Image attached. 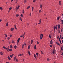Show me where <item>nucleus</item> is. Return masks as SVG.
<instances>
[{"label": "nucleus", "instance_id": "25", "mask_svg": "<svg viewBox=\"0 0 63 63\" xmlns=\"http://www.w3.org/2000/svg\"><path fill=\"white\" fill-rule=\"evenodd\" d=\"M61 50H63V46L61 48Z\"/></svg>", "mask_w": 63, "mask_h": 63}, {"label": "nucleus", "instance_id": "18", "mask_svg": "<svg viewBox=\"0 0 63 63\" xmlns=\"http://www.w3.org/2000/svg\"><path fill=\"white\" fill-rule=\"evenodd\" d=\"M33 40H31V44H32V43H33Z\"/></svg>", "mask_w": 63, "mask_h": 63}, {"label": "nucleus", "instance_id": "2", "mask_svg": "<svg viewBox=\"0 0 63 63\" xmlns=\"http://www.w3.org/2000/svg\"><path fill=\"white\" fill-rule=\"evenodd\" d=\"M43 35L42 34H41L40 35V40H42V38H43Z\"/></svg>", "mask_w": 63, "mask_h": 63}, {"label": "nucleus", "instance_id": "52", "mask_svg": "<svg viewBox=\"0 0 63 63\" xmlns=\"http://www.w3.org/2000/svg\"><path fill=\"white\" fill-rule=\"evenodd\" d=\"M3 48H4L5 49H6V47H5V46H3Z\"/></svg>", "mask_w": 63, "mask_h": 63}, {"label": "nucleus", "instance_id": "35", "mask_svg": "<svg viewBox=\"0 0 63 63\" xmlns=\"http://www.w3.org/2000/svg\"><path fill=\"white\" fill-rule=\"evenodd\" d=\"M47 61H49V60H50L49 59L47 58Z\"/></svg>", "mask_w": 63, "mask_h": 63}, {"label": "nucleus", "instance_id": "55", "mask_svg": "<svg viewBox=\"0 0 63 63\" xmlns=\"http://www.w3.org/2000/svg\"><path fill=\"white\" fill-rule=\"evenodd\" d=\"M24 45H25V46H26V44H25V42L24 43Z\"/></svg>", "mask_w": 63, "mask_h": 63}, {"label": "nucleus", "instance_id": "24", "mask_svg": "<svg viewBox=\"0 0 63 63\" xmlns=\"http://www.w3.org/2000/svg\"><path fill=\"white\" fill-rule=\"evenodd\" d=\"M36 55H37V57H38V56H39V55L38 54V53H36Z\"/></svg>", "mask_w": 63, "mask_h": 63}, {"label": "nucleus", "instance_id": "3", "mask_svg": "<svg viewBox=\"0 0 63 63\" xmlns=\"http://www.w3.org/2000/svg\"><path fill=\"white\" fill-rule=\"evenodd\" d=\"M55 49H53V50L52 51V54H55V48H54Z\"/></svg>", "mask_w": 63, "mask_h": 63}, {"label": "nucleus", "instance_id": "8", "mask_svg": "<svg viewBox=\"0 0 63 63\" xmlns=\"http://www.w3.org/2000/svg\"><path fill=\"white\" fill-rule=\"evenodd\" d=\"M56 44H57V45L58 46H60V44L58 42H56Z\"/></svg>", "mask_w": 63, "mask_h": 63}, {"label": "nucleus", "instance_id": "61", "mask_svg": "<svg viewBox=\"0 0 63 63\" xmlns=\"http://www.w3.org/2000/svg\"><path fill=\"white\" fill-rule=\"evenodd\" d=\"M61 39V37H60L59 38V40H60Z\"/></svg>", "mask_w": 63, "mask_h": 63}, {"label": "nucleus", "instance_id": "19", "mask_svg": "<svg viewBox=\"0 0 63 63\" xmlns=\"http://www.w3.org/2000/svg\"><path fill=\"white\" fill-rule=\"evenodd\" d=\"M34 48L35 49H36V45H34Z\"/></svg>", "mask_w": 63, "mask_h": 63}, {"label": "nucleus", "instance_id": "34", "mask_svg": "<svg viewBox=\"0 0 63 63\" xmlns=\"http://www.w3.org/2000/svg\"><path fill=\"white\" fill-rule=\"evenodd\" d=\"M14 42H15V41H14V40H12V44H13V43H14Z\"/></svg>", "mask_w": 63, "mask_h": 63}, {"label": "nucleus", "instance_id": "63", "mask_svg": "<svg viewBox=\"0 0 63 63\" xmlns=\"http://www.w3.org/2000/svg\"><path fill=\"white\" fill-rule=\"evenodd\" d=\"M46 29L44 31V32H45V31H46Z\"/></svg>", "mask_w": 63, "mask_h": 63}, {"label": "nucleus", "instance_id": "58", "mask_svg": "<svg viewBox=\"0 0 63 63\" xmlns=\"http://www.w3.org/2000/svg\"><path fill=\"white\" fill-rule=\"evenodd\" d=\"M22 16H23V15H22V14H21L20 15V16H21L22 17Z\"/></svg>", "mask_w": 63, "mask_h": 63}, {"label": "nucleus", "instance_id": "48", "mask_svg": "<svg viewBox=\"0 0 63 63\" xmlns=\"http://www.w3.org/2000/svg\"><path fill=\"white\" fill-rule=\"evenodd\" d=\"M36 43H37V45H39V42H38V41H37Z\"/></svg>", "mask_w": 63, "mask_h": 63}, {"label": "nucleus", "instance_id": "7", "mask_svg": "<svg viewBox=\"0 0 63 63\" xmlns=\"http://www.w3.org/2000/svg\"><path fill=\"white\" fill-rule=\"evenodd\" d=\"M14 30V28H11L10 30L11 31H13V30Z\"/></svg>", "mask_w": 63, "mask_h": 63}, {"label": "nucleus", "instance_id": "47", "mask_svg": "<svg viewBox=\"0 0 63 63\" xmlns=\"http://www.w3.org/2000/svg\"><path fill=\"white\" fill-rule=\"evenodd\" d=\"M49 46H50V47H52V45H50Z\"/></svg>", "mask_w": 63, "mask_h": 63}, {"label": "nucleus", "instance_id": "43", "mask_svg": "<svg viewBox=\"0 0 63 63\" xmlns=\"http://www.w3.org/2000/svg\"><path fill=\"white\" fill-rule=\"evenodd\" d=\"M0 53L1 55H3V54L2 52H0Z\"/></svg>", "mask_w": 63, "mask_h": 63}, {"label": "nucleus", "instance_id": "42", "mask_svg": "<svg viewBox=\"0 0 63 63\" xmlns=\"http://www.w3.org/2000/svg\"><path fill=\"white\" fill-rule=\"evenodd\" d=\"M59 18H60V17H59H59H57V19L58 20H59Z\"/></svg>", "mask_w": 63, "mask_h": 63}, {"label": "nucleus", "instance_id": "14", "mask_svg": "<svg viewBox=\"0 0 63 63\" xmlns=\"http://www.w3.org/2000/svg\"><path fill=\"white\" fill-rule=\"evenodd\" d=\"M60 24L58 25V28L59 29H60Z\"/></svg>", "mask_w": 63, "mask_h": 63}, {"label": "nucleus", "instance_id": "44", "mask_svg": "<svg viewBox=\"0 0 63 63\" xmlns=\"http://www.w3.org/2000/svg\"><path fill=\"white\" fill-rule=\"evenodd\" d=\"M18 60H17V59H16V62H18Z\"/></svg>", "mask_w": 63, "mask_h": 63}, {"label": "nucleus", "instance_id": "62", "mask_svg": "<svg viewBox=\"0 0 63 63\" xmlns=\"http://www.w3.org/2000/svg\"><path fill=\"white\" fill-rule=\"evenodd\" d=\"M24 35H25V32L24 31V34H23V36H24Z\"/></svg>", "mask_w": 63, "mask_h": 63}, {"label": "nucleus", "instance_id": "27", "mask_svg": "<svg viewBox=\"0 0 63 63\" xmlns=\"http://www.w3.org/2000/svg\"><path fill=\"white\" fill-rule=\"evenodd\" d=\"M40 8L41 9H42V4H40Z\"/></svg>", "mask_w": 63, "mask_h": 63}, {"label": "nucleus", "instance_id": "32", "mask_svg": "<svg viewBox=\"0 0 63 63\" xmlns=\"http://www.w3.org/2000/svg\"><path fill=\"white\" fill-rule=\"evenodd\" d=\"M19 16V15L18 14H16V17H17Z\"/></svg>", "mask_w": 63, "mask_h": 63}, {"label": "nucleus", "instance_id": "30", "mask_svg": "<svg viewBox=\"0 0 63 63\" xmlns=\"http://www.w3.org/2000/svg\"><path fill=\"white\" fill-rule=\"evenodd\" d=\"M19 19L20 20H21V21H22V19L21 17H20Z\"/></svg>", "mask_w": 63, "mask_h": 63}, {"label": "nucleus", "instance_id": "40", "mask_svg": "<svg viewBox=\"0 0 63 63\" xmlns=\"http://www.w3.org/2000/svg\"><path fill=\"white\" fill-rule=\"evenodd\" d=\"M18 56H21V54H20L18 55Z\"/></svg>", "mask_w": 63, "mask_h": 63}, {"label": "nucleus", "instance_id": "5", "mask_svg": "<svg viewBox=\"0 0 63 63\" xmlns=\"http://www.w3.org/2000/svg\"><path fill=\"white\" fill-rule=\"evenodd\" d=\"M20 38H18V40H17V43L19 42V41H20Z\"/></svg>", "mask_w": 63, "mask_h": 63}, {"label": "nucleus", "instance_id": "11", "mask_svg": "<svg viewBox=\"0 0 63 63\" xmlns=\"http://www.w3.org/2000/svg\"><path fill=\"white\" fill-rule=\"evenodd\" d=\"M10 48H13V46L11 45H10Z\"/></svg>", "mask_w": 63, "mask_h": 63}, {"label": "nucleus", "instance_id": "16", "mask_svg": "<svg viewBox=\"0 0 63 63\" xmlns=\"http://www.w3.org/2000/svg\"><path fill=\"white\" fill-rule=\"evenodd\" d=\"M41 53L42 54H44V53H43V52L42 51H41Z\"/></svg>", "mask_w": 63, "mask_h": 63}, {"label": "nucleus", "instance_id": "1", "mask_svg": "<svg viewBox=\"0 0 63 63\" xmlns=\"http://www.w3.org/2000/svg\"><path fill=\"white\" fill-rule=\"evenodd\" d=\"M58 26V25H56V26H54V32L55 31V29H57V27Z\"/></svg>", "mask_w": 63, "mask_h": 63}, {"label": "nucleus", "instance_id": "29", "mask_svg": "<svg viewBox=\"0 0 63 63\" xmlns=\"http://www.w3.org/2000/svg\"><path fill=\"white\" fill-rule=\"evenodd\" d=\"M25 3H26L27 0H24Z\"/></svg>", "mask_w": 63, "mask_h": 63}, {"label": "nucleus", "instance_id": "64", "mask_svg": "<svg viewBox=\"0 0 63 63\" xmlns=\"http://www.w3.org/2000/svg\"><path fill=\"white\" fill-rule=\"evenodd\" d=\"M0 22H1V21H2V19H0Z\"/></svg>", "mask_w": 63, "mask_h": 63}, {"label": "nucleus", "instance_id": "23", "mask_svg": "<svg viewBox=\"0 0 63 63\" xmlns=\"http://www.w3.org/2000/svg\"><path fill=\"white\" fill-rule=\"evenodd\" d=\"M9 51H13V50L12 49H10L9 50Z\"/></svg>", "mask_w": 63, "mask_h": 63}, {"label": "nucleus", "instance_id": "37", "mask_svg": "<svg viewBox=\"0 0 63 63\" xmlns=\"http://www.w3.org/2000/svg\"><path fill=\"white\" fill-rule=\"evenodd\" d=\"M19 7H20V6L18 5V6L17 7V9H19Z\"/></svg>", "mask_w": 63, "mask_h": 63}, {"label": "nucleus", "instance_id": "50", "mask_svg": "<svg viewBox=\"0 0 63 63\" xmlns=\"http://www.w3.org/2000/svg\"><path fill=\"white\" fill-rule=\"evenodd\" d=\"M59 41H60V43L61 44H62V43H61V40H59Z\"/></svg>", "mask_w": 63, "mask_h": 63}, {"label": "nucleus", "instance_id": "39", "mask_svg": "<svg viewBox=\"0 0 63 63\" xmlns=\"http://www.w3.org/2000/svg\"><path fill=\"white\" fill-rule=\"evenodd\" d=\"M15 29H16V30L17 29V28H16V26L15 27Z\"/></svg>", "mask_w": 63, "mask_h": 63}, {"label": "nucleus", "instance_id": "46", "mask_svg": "<svg viewBox=\"0 0 63 63\" xmlns=\"http://www.w3.org/2000/svg\"><path fill=\"white\" fill-rule=\"evenodd\" d=\"M7 36H8V35L6 34V35H5V39H6V37H7Z\"/></svg>", "mask_w": 63, "mask_h": 63}, {"label": "nucleus", "instance_id": "10", "mask_svg": "<svg viewBox=\"0 0 63 63\" xmlns=\"http://www.w3.org/2000/svg\"><path fill=\"white\" fill-rule=\"evenodd\" d=\"M6 50H7V51L8 52H9V48H6Z\"/></svg>", "mask_w": 63, "mask_h": 63}, {"label": "nucleus", "instance_id": "13", "mask_svg": "<svg viewBox=\"0 0 63 63\" xmlns=\"http://www.w3.org/2000/svg\"><path fill=\"white\" fill-rule=\"evenodd\" d=\"M14 48L16 49V45L14 46Z\"/></svg>", "mask_w": 63, "mask_h": 63}, {"label": "nucleus", "instance_id": "20", "mask_svg": "<svg viewBox=\"0 0 63 63\" xmlns=\"http://www.w3.org/2000/svg\"><path fill=\"white\" fill-rule=\"evenodd\" d=\"M7 58L8 59H9V60H11V58H10V57H9V56H8V57H7Z\"/></svg>", "mask_w": 63, "mask_h": 63}, {"label": "nucleus", "instance_id": "4", "mask_svg": "<svg viewBox=\"0 0 63 63\" xmlns=\"http://www.w3.org/2000/svg\"><path fill=\"white\" fill-rule=\"evenodd\" d=\"M41 19H40L39 20V23H38V24H41Z\"/></svg>", "mask_w": 63, "mask_h": 63}, {"label": "nucleus", "instance_id": "41", "mask_svg": "<svg viewBox=\"0 0 63 63\" xmlns=\"http://www.w3.org/2000/svg\"><path fill=\"white\" fill-rule=\"evenodd\" d=\"M33 9H34V7H32V11H33Z\"/></svg>", "mask_w": 63, "mask_h": 63}, {"label": "nucleus", "instance_id": "56", "mask_svg": "<svg viewBox=\"0 0 63 63\" xmlns=\"http://www.w3.org/2000/svg\"><path fill=\"white\" fill-rule=\"evenodd\" d=\"M31 13H30V16H31Z\"/></svg>", "mask_w": 63, "mask_h": 63}, {"label": "nucleus", "instance_id": "12", "mask_svg": "<svg viewBox=\"0 0 63 63\" xmlns=\"http://www.w3.org/2000/svg\"><path fill=\"white\" fill-rule=\"evenodd\" d=\"M8 25H9V23L7 22L6 24V26H8Z\"/></svg>", "mask_w": 63, "mask_h": 63}, {"label": "nucleus", "instance_id": "22", "mask_svg": "<svg viewBox=\"0 0 63 63\" xmlns=\"http://www.w3.org/2000/svg\"><path fill=\"white\" fill-rule=\"evenodd\" d=\"M0 9L1 10V11H2V10H3V8L2 7H0Z\"/></svg>", "mask_w": 63, "mask_h": 63}, {"label": "nucleus", "instance_id": "54", "mask_svg": "<svg viewBox=\"0 0 63 63\" xmlns=\"http://www.w3.org/2000/svg\"><path fill=\"white\" fill-rule=\"evenodd\" d=\"M61 32H63V30L61 29Z\"/></svg>", "mask_w": 63, "mask_h": 63}, {"label": "nucleus", "instance_id": "17", "mask_svg": "<svg viewBox=\"0 0 63 63\" xmlns=\"http://www.w3.org/2000/svg\"><path fill=\"white\" fill-rule=\"evenodd\" d=\"M34 57L35 58V59H37L36 56V55H35V54H34Z\"/></svg>", "mask_w": 63, "mask_h": 63}, {"label": "nucleus", "instance_id": "31", "mask_svg": "<svg viewBox=\"0 0 63 63\" xmlns=\"http://www.w3.org/2000/svg\"><path fill=\"white\" fill-rule=\"evenodd\" d=\"M61 21H62V24H63V19H62Z\"/></svg>", "mask_w": 63, "mask_h": 63}, {"label": "nucleus", "instance_id": "26", "mask_svg": "<svg viewBox=\"0 0 63 63\" xmlns=\"http://www.w3.org/2000/svg\"><path fill=\"white\" fill-rule=\"evenodd\" d=\"M52 40H51L50 41V44H51V45H52Z\"/></svg>", "mask_w": 63, "mask_h": 63}, {"label": "nucleus", "instance_id": "33", "mask_svg": "<svg viewBox=\"0 0 63 63\" xmlns=\"http://www.w3.org/2000/svg\"><path fill=\"white\" fill-rule=\"evenodd\" d=\"M16 57L15 56L14 57V61H15V60H16Z\"/></svg>", "mask_w": 63, "mask_h": 63}, {"label": "nucleus", "instance_id": "15", "mask_svg": "<svg viewBox=\"0 0 63 63\" xmlns=\"http://www.w3.org/2000/svg\"><path fill=\"white\" fill-rule=\"evenodd\" d=\"M30 8V6H29L27 7V10H28V9H29V8Z\"/></svg>", "mask_w": 63, "mask_h": 63}, {"label": "nucleus", "instance_id": "51", "mask_svg": "<svg viewBox=\"0 0 63 63\" xmlns=\"http://www.w3.org/2000/svg\"><path fill=\"white\" fill-rule=\"evenodd\" d=\"M36 0H34L33 1V2H34V3H35V1H36Z\"/></svg>", "mask_w": 63, "mask_h": 63}, {"label": "nucleus", "instance_id": "38", "mask_svg": "<svg viewBox=\"0 0 63 63\" xmlns=\"http://www.w3.org/2000/svg\"><path fill=\"white\" fill-rule=\"evenodd\" d=\"M24 9H23V10L22 11V13L24 14Z\"/></svg>", "mask_w": 63, "mask_h": 63}, {"label": "nucleus", "instance_id": "36", "mask_svg": "<svg viewBox=\"0 0 63 63\" xmlns=\"http://www.w3.org/2000/svg\"><path fill=\"white\" fill-rule=\"evenodd\" d=\"M59 38V36H58V37H57V39H58Z\"/></svg>", "mask_w": 63, "mask_h": 63}, {"label": "nucleus", "instance_id": "6", "mask_svg": "<svg viewBox=\"0 0 63 63\" xmlns=\"http://www.w3.org/2000/svg\"><path fill=\"white\" fill-rule=\"evenodd\" d=\"M28 53H29V55L30 56L31 55V54L30 53V52L29 51H28Z\"/></svg>", "mask_w": 63, "mask_h": 63}, {"label": "nucleus", "instance_id": "21", "mask_svg": "<svg viewBox=\"0 0 63 63\" xmlns=\"http://www.w3.org/2000/svg\"><path fill=\"white\" fill-rule=\"evenodd\" d=\"M30 46H31L30 45L28 46V49H30Z\"/></svg>", "mask_w": 63, "mask_h": 63}, {"label": "nucleus", "instance_id": "9", "mask_svg": "<svg viewBox=\"0 0 63 63\" xmlns=\"http://www.w3.org/2000/svg\"><path fill=\"white\" fill-rule=\"evenodd\" d=\"M14 56V54H12V55H10V57L11 58H12L13 57V56Z\"/></svg>", "mask_w": 63, "mask_h": 63}, {"label": "nucleus", "instance_id": "49", "mask_svg": "<svg viewBox=\"0 0 63 63\" xmlns=\"http://www.w3.org/2000/svg\"><path fill=\"white\" fill-rule=\"evenodd\" d=\"M42 12V11L40 10L39 11V13H41Z\"/></svg>", "mask_w": 63, "mask_h": 63}, {"label": "nucleus", "instance_id": "28", "mask_svg": "<svg viewBox=\"0 0 63 63\" xmlns=\"http://www.w3.org/2000/svg\"><path fill=\"white\" fill-rule=\"evenodd\" d=\"M12 9V7H11L9 9V11H10V10H11V9Z\"/></svg>", "mask_w": 63, "mask_h": 63}, {"label": "nucleus", "instance_id": "60", "mask_svg": "<svg viewBox=\"0 0 63 63\" xmlns=\"http://www.w3.org/2000/svg\"><path fill=\"white\" fill-rule=\"evenodd\" d=\"M62 39H63V36H62L61 38V40H62Z\"/></svg>", "mask_w": 63, "mask_h": 63}, {"label": "nucleus", "instance_id": "59", "mask_svg": "<svg viewBox=\"0 0 63 63\" xmlns=\"http://www.w3.org/2000/svg\"><path fill=\"white\" fill-rule=\"evenodd\" d=\"M49 37L50 38H51V36H50V35H49Z\"/></svg>", "mask_w": 63, "mask_h": 63}, {"label": "nucleus", "instance_id": "53", "mask_svg": "<svg viewBox=\"0 0 63 63\" xmlns=\"http://www.w3.org/2000/svg\"><path fill=\"white\" fill-rule=\"evenodd\" d=\"M10 37L7 38V40H10Z\"/></svg>", "mask_w": 63, "mask_h": 63}, {"label": "nucleus", "instance_id": "45", "mask_svg": "<svg viewBox=\"0 0 63 63\" xmlns=\"http://www.w3.org/2000/svg\"><path fill=\"white\" fill-rule=\"evenodd\" d=\"M58 33H60V30H58Z\"/></svg>", "mask_w": 63, "mask_h": 63}, {"label": "nucleus", "instance_id": "57", "mask_svg": "<svg viewBox=\"0 0 63 63\" xmlns=\"http://www.w3.org/2000/svg\"><path fill=\"white\" fill-rule=\"evenodd\" d=\"M10 37H12V35H10Z\"/></svg>", "mask_w": 63, "mask_h": 63}]
</instances>
